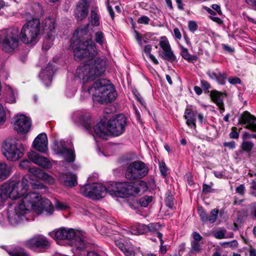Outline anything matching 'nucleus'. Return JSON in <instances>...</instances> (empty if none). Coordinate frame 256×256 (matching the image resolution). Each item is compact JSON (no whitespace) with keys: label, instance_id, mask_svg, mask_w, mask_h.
Segmentation results:
<instances>
[{"label":"nucleus","instance_id":"obj_3","mask_svg":"<svg viewBox=\"0 0 256 256\" xmlns=\"http://www.w3.org/2000/svg\"><path fill=\"white\" fill-rule=\"evenodd\" d=\"M72 118L82 125L88 132L92 134L94 138L93 130L96 136L103 139H106L108 131L114 136H119L124 133L127 126L126 118L122 114L112 117L108 122L102 120L94 127L93 129L92 128V120L88 113L76 112L73 114Z\"/></svg>","mask_w":256,"mask_h":256},{"label":"nucleus","instance_id":"obj_1","mask_svg":"<svg viewBox=\"0 0 256 256\" xmlns=\"http://www.w3.org/2000/svg\"><path fill=\"white\" fill-rule=\"evenodd\" d=\"M106 61L100 58L92 60L87 64L78 67L76 74L83 83L82 92L87 96L92 95L94 101L100 104H107L114 101L117 96L114 86L109 80L99 79L92 86H88L87 82L100 76L106 70Z\"/></svg>","mask_w":256,"mask_h":256},{"label":"nucleus","instance_id":"obj_49","mask_svg":"<svg viewBox=\"0 0 256 256\" xmlns=\"http://www.w3.org/2000/svg\"><path fill=\"white\" fill-rule=\"evenodd\" d=\"M150 18L146 16H142L138 20V22L140 24H148L150 22Z\"/></svg>","mask_w":256,"mask_h":256},{"label":"nucleus","instance_id":"obj_40","mask_svg":"<svg viewBox=\"0 0 256 256\" xmlns=\"http://www.w3.org/2000/svg\"><path fill=\"white\" fill-rule=\"evenodd\" d=\"M220 245L224 248H236L238 246V243L237 240H232L230 242H222L220 243Z\"/></svg>","mask_w":256,"mask_h":256},{"label":"nucleus","instance_id":"obj_33","mask_svg":"<svg viewBox=\"0 0 256 256\" xmlns=\"http://www.w3.org/2000/svg\"><path fill=\"white\" fill-rule=\"evenodd\" d=\"M9 173L10 168L4 162H0V181L6 180Z\"/></svg>","mask_w":256,"mask_h":256},{"label":"nucleus","instance_id":"obj_62","mask_svg":"<svg viewBox=\"0 0 256 256\" xmlns=\"http://www.w3.org/2000/svg\"><path fill=\"white\" fill-rule=\"evenodd\" d=\"M192 236L193 238L194 239L193 241H196L199 242L200 241L202 238V236L200 234L196 232H192Z\"/></svg>","mask_w":256,"mask_h":256},{"label":"nucleus","instance_id":"obj_58","mask_svg":"<svg viewBox=\"0 0 256 256\" xmlns=\"http://www.w3.org/2000/svg\"><path fill=\"white\" fill-rule=\"evenodd\" d=\"M200 86L204 90H208L210 88V85L209 82L205 80L200 81Z\"/></svg>","mask_w":256,"mask_h":256},{"label":"nucleus","instance_id":"obj_41","mask_svg":"<svg viewBox=\"0 0 256 256\" xmlns=\"http://www.w3.org/2000/svg\"><path fill=\"white\" fill-rule=\"evenodd\" d=\"M152 197L150 196H145L140 200V204L143 207H146L152 201Z\"/></svg>","mask_w":256,"mask_h":256},{"label":"nucleus","instance_id":"obj_44","mask_svg":"<svg viewBox=\"0 0 256 256\" xmlns=\"http://www.w3.org/2000/svg\"><path fill=\"white\" fill-rule=\"evenodd\" d=\"M218 210L216 208L212 210L211 212L210 216L208 217V221L211 224L214 223L217 218Z\"/></svg>","mask_w":256,"mask_h":256},{"label":"nucleus","instance_id":"obj_55","mask_svg":"<svg viewBox=\"0 0 256 256\" xmlns=\"http://www.w3.org/2000/svg\"><path fill=\"white\" fill-rule=\"evenodd\" d=\"M76 88L74 87H72L71 88H67L66 91V96L68 97H72L75 94L76 92Z\"/></svg>","mask_w":256,"mask_h":256},{"label":"nucleus","instance_id":"obj_38","mask_svg":"<svg viewBox=\"0 0 256 256\" xmlns=\"http://www.w3.org/2000/svg\"><path fill=\"white\" fill-rule=\"evenodd\" d=\"M254 146V144L250 141H244L241 147L244 151L250 153Z\"/></svg>","mask_w":256,"mask_h":256},{"label":"nucleus","instance_id":"obj_43","mask_svg":"<svg viewBox=\"0 0 256 256\" xmlns=\"http://www.w3.org/2000/svg\"><path fill=\"white\" fill-rule=\"evenodd\" d=\"M198 214L201 220L203 222H206L208 221V216L202 207H198Z\"/></svg>","mask_w":256,"mask_h":256},{"label":"nucleus","instance_id":"obj_59","mask_svg":"<svg viewBox=\"0 0 256 256\" xmlns=\"http://www.w3.org/2000/svg\"><path fill=\"white\" fill-rule=\"evenodd\" d=\"M135 33H136V36H135V38L138 44V45L140 46V47H142V36L140 35V34L137 31H135Z\"/></svg>","mask_w":256,"mask_h":256},{"label":"nucleus","instance_id":"obj_45","mask_svg":"<svg viewBox=\"0 0 256 256\" xmlns=\"http://www.w3.org/2000/svg\"><path fill=\"white\" fill-rule=\"evenodd\" d=\"M19 166L22 168L28 170L31 174L32 172L30 171L31 168H37L36 167H30V162L28 160H24L22 161L19 164Z\"/></svg>","mask_w":256,"mask_h":256},{"label":"nucleus","instance_id":"obj_18","mask_svg":"<svg viewBox=\"0 0 256 256\" xmlns=\"http://www.w3.org/2000/svg\"><path fill=\"white\" fill-rule=\"evenodd\" d=\"M56 70L54 66L50 62L47 66L40 72L39 77L46 86L50 85L52 75Z\"/></svg>","mask_w":256,"mask_h":256},{"label":"nucleus","instance_id":"obj_15","mask_svg":"<svg viewBox=\"0 0 256 256\" xmlns=\"http://www.w3.org/2000/svg\"><path fill=\"white\" fill-rule=\"evenodd\" d=\"M14 130L20 134L28 133L31 128L32 122L30 118L22 114H18L13 118Z\"/></svg>","mask_w":256,"mask_h":256},{"label":"nucleus","instance_id":"obj_52","mask_svg":"<svg viewBox=\"0 0 256 256\" xmlns=\"http://www.w3.org/2000/svg\"><path fill=\"white\" fill-rule=\"evenodd\" d=\"M165 203L166 206L172 208L174 206V197L172 196H168L165 200Z\"/></svg>","mask_w":256,"mask_h":256},{"label":"nucleus","instance_id":"obj_11","mask_svg":"<svg viewBox=\"0 0 256 256\" xmlns=\"http://www.w3.org/2000/svg\"><path fill=\"white\" fill-rule=\"evenodd\" d=\"M148 171L149 168L147 164L140 160H136L128 165L125 177L129 180L141 179L148 174Z\"/></svg>","mask_w":256,"mask_h":256},{"label":"nucleus","instance_id":"obj_16","mask_svg":"<svg viewBox=\"0 0 256 256\" xmlns=\"http://www.w3.org/2000/svg\"><path fill=\"white\" fill-rule=\"evenodd\" d=\"M159 44L162 49V51L159 52V55L164 60L171 63L177 62L176 57L172 50L169 42L166 36L162 37Z\"/></svg>","mask_w":256,"mask_h":256},{"label":"nucleus","instance_id":"obj_48","mask_svg":"<svg viewBox=\"0 0 256 256\" xmlns=\"http://www.w3.org/2000/svg\"><path fill=\"white\" fill-rule=\"evenodd\" d=\"M188 27L189 30L192 32H196L198 28V24L194 20H190L188 23Z\"/></svg>","mask_w":256,"mask_h":256},{"label":"nucleus","instance_id":"obj_23","mask_svg":"<svg viewBox=\"0 0 256 256\" xmlns=\"http://www.w3.org/2000/svg\"><path fill=\"white\" fill-rule=\"evenodd\" d=\"M206 74L210 79L216 80L218 84L224 85L226 84L228 75L226 72H221L217 68L216 71L208 70Z\"/></svg>","mask_w":256,"mask_h":256},{"label":"nucleus","instance_id":"obj_20","mask_svg":"<svg viewBox=\"0 0 256 256\" xmlns=\"http://www.w3.org/2000/svg\"><path fill=\"white\" fill-rule=\"evenodd\" d=\"M28 156L31 162L41 167L49 168L52 166V164L48 158L34 151L28 152Z\"/></svg>","mask_w":256,"mask_h":256},{"label":"nucleus","instance_id":"obj_42","mask_svg":"<svg viewBox=\"0 0 256 256\" xmlns=\"http://www.w3.org/2000/svg\"><path fill=\"white\" fill-rule=\"evenodd\" d=\"M226 230L220 229L219 230H215L214 232V236L215 238L219 240L226 238L225 236Z\"/></svg>","mask_w":256,"mask_h":256},{"label":"nucleus","instance_id":"obj_51","mask_svg":"<svg viewBox=\"0 0 256 256\" xmlns=\"http://www.w3.org/2000/svg\"><path fill=\"white\" fill-rule=\"evenodd\" d=\"M55 207L58 210H65L68 208L67 204L59 201L56 202Z\"/></svg>","mask_w":256,"mask_h":256},{"label":"nucleus","instance_id":"obj_47","mask_svg":"<svg viewBox=\"0 0 256 256\" xmlns=\"http://www.w3.org/2000/svg\"><path fill=\"white\" fill-rule=\"evenodd\" d=\"M6 120V114L2 106L0 104V126L3 124Z\"/></svg>","mask_w":256,"mask_h":256},{"label":"nucleus","instance_id":"obj_35","mask_svg":"<svg viewBox=\"0 0 256 256\" xmlns=\"http://www.w3.org/2000/svg\"><path fill=\"white\" fill-rule=\"evenodd\" d=\"M136 186L137 194H142L148 190V186L146 183L143 180H138L135 182Z\"/></svg>","mask_w":256,"mask_h":256},{"label":"nucleus","instance_id":"obj_28","mask_svg":"<svg viewBox=\"0 0 256 256\" xmlns=\"http://www.w3.org/2000/svg\"><path fill=\"white\" fill-rule=\"evenodd\" d=\"M6 102L10 104H14L16 102V96L17 92L12 88L10 86L6 87Z\"/></svg>","mask_w":256,"mask_h":256},{"label":"nucleus","instance_id":"obj_12","mask_svg":"<svg viewBox=\"0 0 256 256\" xmlns=\"http://www.w3.org/2000/svg\"><path fill=\"white\" fill-rule=\"evenodd\" d=\"M42 25L43 30L46 34L42 48L48 50L53 44L56 24L54 18L48 17L44 20Z\"/></svg>","mask_w":256,"mask_h":256},{"label":"nucleus","instance_id":"obj_30","mask_svg":"<svg viewBox=\"0 0 256 256\" xmlns=\"http://www.w3.org/2000/svg\"><path fill=\"white\" fill-rule=\"evenodd\" d=\"M210 97L212 101L216 104H222L224 102L222 93L216 90H212L210 93Z\"/></svg>","mask_w":256,"mask_h":256},{"label":"nucleus","instance_id":"obj_24","mask_svg":"<svg viewBox=\"0 0 256 256\" xmlns=\"http://www.w3.org/2000/svg\"><path fill=\"white\" fill-rule=\"evenodd\" d=\"M196 113L192 111L191 109H186L184 117L186 120V124L189 128L196 130Z\"/></svg>","mask_w":256,"mask_h":256},{"label":"nucleus","instance_id":"obj_36","mask_svg":"<svg viewBox=\"0 0 256 256\" xmlns=\"http://www.w3.org/2000/svg\"><path fill=\"white\" fill-rule=\"evenodd\" d=\"M8 253L10 256H30L22 248H18L12 250H7Z\"/></svg>","mask_w":256,"mask_h":256},{"label":"nucleus","instance_id":"obj_29","mask_svg":"<svg viewBox=\"0 0 256 256\" xmlns=\"http://www.w3.org/2000/svg\"><path fill=\"white\" fill-rule=\"evenodd\" d=\"M98 12V10L97 7L92 8L90 11V21L93 26H96L100 25V16Z\"/></svg>","mask_w":256,"mask_h":256},{"label":"nucleus","instance_id":"obj_50","mask_svg":"<svg viewBox=\"0 0 256 256\" xmlns=\"http://www.w3.org/2000/svg\"><path fill=\"white\" fill-rule=\"evenodd\" d=\"M228 80L232 85L240 84L241 83L240 79L236 76H230L228 78Z\"/></svg>","mask_w":256,"mask_h":256},{"label":"nucleus","instance_id":"obj_46","mask_svg":"<svg viewBox=\"0 0 256 256\" xmlns=\"http://www.w3.org/2000/svg\"><path fill=\"white\" fill-rule=\"evenodd\" d=\"M157 236L160 238V250L162 254L166 253V246H164V241L162 240V234L161 232H157Z\"/></svg>","mask_w":256,"mask_h":256},{"label":"nucleus","instance_id":"obj_57","mask_svg":"<svg viewBox=\"0 0 256 256\" xmlns=\"http://www.w3.org/2000/svg\"><path fill=\"white\" fill-rule=\"evenodd\" d=\"M236 192L241 196H243L245 192V187L244 184H240L236 188Z\"/></svg>","mask_w":256,"mask_h":256},{"label":"nucleus","instance_id":"obj_26","mask_svg":"<svg viewBox=\"0 0 256 256\" xmlns=\"http://www.w3.org/2000/svg\"><path fill=\"white\" fill-rule=\"evenodd\" d=\"M59 180L61 183L67 186H74L76 184V176L71 173L62 174Z\"/></svg>","mask_w":256,"mask_h":256},{"label":"nucleus","instance_id":"obj_5","mask_svg":"<svg viewBox=\"0 0 256 256\" xmlns=\"http://www.w3.org/2000/svg\"><path fill=\"white\" fill-rule=\"evenodd\" d=\"M28 176L23 177L22 182L12 181L6 183L9 194V198L15 200L22 198V199L28 194H26L30 185L34 189L44 190V192L47 191L46 187L39 182L32 183L28 180Z\"/></svg>","mask_w":256,"mask_h":256},{"label":"nucleus","instance_id":"obj_9","mask_svg":"<svg viewBox=\"0 0 256 256\" xmlns=\"http://www.w3.org/2000/svg\"><path fill=\"white\" fill-rule=\"evenodd\" d=\"M19 30L10 28L0 31V42L6 52H10L18 46Z\"/></svg>","mask_w":256,"mask_h":256},{"label":"nucleus","instance_id":"obj_39","mask_svg":"<svg viewBox=\"0 0 256 256\" xmlns=\"http://www.w3.org/2000/svg\"><path fill=\"white\" fill-rule=\"evenodd\" d=\"M114 243L116 246H118L121 250H124V248L128 246V242H126L125 240L122 238L116 239L114 240Z\"/></svg>","mask_w":256,"mask_h":256},{"label":"nucleus","instance_id":"obj_19","mask_svg":"<svg viewBox=\"0 0 256 256\" xmlns=\"http://www.w3.org/2000/svg\"><path fill=\"white\" fill-rule=\"evenodd\" d=\"M88 4L87 0H80L74 11V16L78 20H82L88 16Z\"/></svg>","mask_w":256,"mask_h":256},{"label":"nucleus","instance_id":"obj_22","mask_svg":"<svg viewBox=\"0 0 256 256\" xmlns=\"http://www.w3.org/2000/svg\"><path fill=\"white\" fill-rule=\"evenodd\" d=\"M240 122L246 128L252 132L256 130V120L248 112H244L240 118Z\"/></svg>","mask_w":256,"mask_h":256},{"label":"nucleus","instance_id":"obj_32","mask_svg":"<svg viewBox=\"0 0 256 256\" xmlns=\"http://www.w3.org/2000/svg\"><path fill=\"white\" fill-rule=\"evenodd\" d=\"M7 188L6 183L0 186V206H2L9 198L8 188Z\"/></svg>","mask_w":256,"mask_h":256},{"label":"nucleus","instance_id":"obj_17","mask_svg":"<svg viewBox=\"0 0 256 256\" xmlns=\"http://www.w3.org/2000/svg\"><path fill=\"white\" fill-rule=\"evenodd\" d=\"M26 246L32 250L46 249L50 246V243L47 238L42 234H36L26 240Z\"/></svg>","mask_w":256,"mask_h":256},{"label":"nucleus","instance_id":"obj_27","mask_svg":"<svg viewBox=\"0 0 256 256\" xmlns=\"http://www.w3.org/2000/svg\"><path fill=\"white\" fill-rule=\"evenodd\" d=\"M147 232L146 225L136 223L132 226L130 230L126 231L128 234L134 235L143 234Z\"/></svg>","mask_w":256,"mask_h":256},{"label":"nucleus","instance_id":"obj_21","mask_svg":"<svg viewBox=\"0 0 256 256\" xmlns=\"http://www.w3.org/2000/svg\"><path fill=\"white\" fill-rule=\"evenodd\" d=\"M48 138L45 133L39 134L33 142L34 148L42 153H45L48 150Z\"/></svg>","mask_w":256,"mask_h":256},{"label":"nucleus","instance_id":"obj_25","mask_svg":"<svg viewBox=\"0 0 256 256\" xmlns=\"http://www.w3.org/2000/svg\"><path fill=\"white\" fill-rule=\"evenodd\" d=\"M30 171L32 172V174L43 180L44 181L48 184H52L54 182V180L52 176L44 172L39 168H32L30 169Z\"/></svg>","mask_w":256,"mask_h":256},{"label":"nucleus","instance_id":"obj_10","mask_svg":"<svg viewBox=\"0 0 256 256\" xmlns=\"http://www.w3.org/2000/svg\"><path fill=\"white\" fill-rule=\"evenodd\" d=\"M2 152L4 156L12 162L18 160L24 155L22 144L12 139H7L4 142Z\"/></svg>","mask_w":256,"mask_h":256},{"label":"nucleus","instance_id":"obj_63","mask_svg":"<svg viewBox=\"0 0 256 256\" xmlns=\"http://www.w3.org/2000/svg\"><path fill=\"white\" fill-rule=\"evenodd\" d=\"M224 146L225 147H228L230 148L233 150L236 148V143L234 141L225 142L224 143Z\"/></svg>","mask_w":256,"mask_h":256},{"label":"nucleus","instance_id":"obj_54","mask_svg":"<svg viewBox=\"0 0 256 256\" xmlns=\"http://www.w3.org/2000/svg\"><path fill=\"white\" fill-rule=\"evenodd\" d=\"M110 0H107L106 4L107 8V10L110 14L111 18L114 20V13L112 10V6L110 5Z\"/></svg>","mask_w":256,"mask_h":256},{"label":"nucleus","instance_id":"obj_6","mask_svg":"<svg viewBox=\"0 0 256 256\" xmlns=\"http://www.w3.org/2000/svg\"><path fill=\"white\" fill-rule=\"evenodd\" d=\"M41 32L40 20L33 18L23 26L20 38L23 43L34 44L38 41Z\"/></svg>","mask_w":256,"mask_h":256},{"label":"nucleus","instance_id":"obj_4","mask_svg":"<svg viewBox=\"0 0 256 256\" xmlns=\"http://www.w3.org/2000/svg\"><path fill=\"white\" fill-rule=\"evenodd\" d=\"M88 25L80 26L74 32L70 40V44L74 50V58L76 60H81L88 58L90 62L97 54L98 50L96 44L102 46L106 42L104 34L101 31L94 33V42L88 34Z\"/></svg>","mask_w":256,"mask_h":256},{"label":"nucleus","instance_id":"obj_37","mask_svg":"<svg viewBox=\"0 0 256 256\" xmlns=\"http://www.w3.org/2000/svg\"><path fill=\"white\" fill-rule=\"evenodd\" d=\"M147 232H160L158 231L160 230L161 225L158 222L150 223L146 225Z\"/></svg>","mask_w":256,"mask_h":256},{"label":"nucleus","instance_id":"obj_61","mask_svg":"<svg viewBox=\"0 0 256 256\" xmlns=\"http://www.w3.org/2000/svg\"><path fill=\"white\" fill-rule=\"evenodd\" d=\"M236 128H233L232 131L230 134V137L231 138H238L239 136V134L236 130Z\"/></svg>","mask_w":256,"mask_h":256},{"label":"nucleus","instance_id":"obj_34","mask_svg":"<svg viewBox=\"0 0 256 256\" xmlns=\"http://www.w3.org/2000/svg\"><path fill=\"white\" fill-rule=\"evenodd\" d=\"M191 248L188 252L190 256L196 254L200 252L202 248L200 244L196 241H192L190 242Z\"/></svg>","mask_w":256,"mask_h":256},{"label":"nucleus","instance_id":"obj_60","mask_svg":"<svg viewBox=\"0 0 256 256\" xmlns=\"http://www.w3.org/2000/svg\"><path fill=\"white\" fill-rule=\"evenodd\" d=\"M202 192L205 194L212 192V188L211 186L204 184L202 186Z\"/></svg>","mask_w":256,"mask_h":256},{"label":"nucleus","instance_id":"obj_64","mask_svg":"<svg viewBox=\"0 0 256 256\" xmlns=\"http://www.w3.org/2000/svg\"><path fill=\"white\" fill-rule=\"evenodd\" d=\"M152 50V46L150 44H147L144 47V52L148 56L150 54H152L151 51Z\"/></svg>","mask_w":256,"mask_h":256},{"label":"nucleus","instance_id":"obj_53","mask_svg":"<svg viewBox=\"0 0 256 256\" xmlns=\"http://www.w3.org/2000/svg\"><path fill=\"white\" fill-rule=\"evenodd\" d=\"M168 168L164 162H162L160 164V170L162 175L166 176L167 175Z\"/></svg>","mask_w":256,"mask_h":256},{"label":"nucleus","instance_id":"obj_56","mask_svg":"<svg viewBox=\"0 0 256 256\" xmlns=\"http://www.w3.org/2000/svg\"><path fill=\"white\" fill-rule=\"evenodd\" d=\"M122 251L124 253L125 256H135L134 252L132 248L126 247Z\"/></svg>","mask_w":256,"mask_h":256},{"label":"nucleus","instance_id":"obj_31","mask_svg":"<svg viewBox=\"0 0 256 256\" xmlns=\"http://www.w3.org/2000/svg\"><path fill=\"white\" fill-rule=\"evenodd\" d=\"M181 50H180V55L183 58L188 60L189 62H192L193 61H195L197 59V56L194 55L190 54L186 48H184L182 46H180Z\"/></svg>","mask_w":256,"mask_h":256},{"label":"nucleus","instance_id":"obj_2","mask_svg":"<svg viewBox=\"0 0 256 256\" xmlns=\"http://www.w3.org/2000/svg\"><path fill=\"white\" fill-rule=\"evenodd\" d=\"M32 210L38 215L52 216L54 208L50 201L36 192H30L21 200L10 204L6 208L7 220L13 226L30 220Z\"/></svg>","mask_w":256,"mask_h":256},{"label":"nucleus","instance_id":"obj_14","mask_svg":"<svg viewBox=\"0 0 256 256\" xmlns=\"http://www.w3.org/2000/svg\"><path fill=\"white\" fill-rule=\"evenodd\" d=\"M68 144L63 140L55 141L52 149L56 154L62 156L66 162H72L75 160L76 156L72 148H68Z\"/></svg>","mask_w":256,"mask_h":256},{"label":"nucleus","instance_id":"obj_7","mask_svg":"<svg viewBox=\"0 0 256 256\" xmlns=\"http://www.w3.org/2000/svg\"><path fill=\"white\" fill-rule=\"evenodd\" d=\"M49 234L55 240H74V244L77 249L82 250L85 247V242L82 236L72 228H61L50 232Z\"/></svg>","mask_w":256,"mask_h":256},{"label":"nucleus","instance_id":"obj_8","mask_svg":"<svg viewBox=\"0 0 256 256\" xmlns=\"http://www.w3.org/2000/svg\"><path fill=\"white\" fill-rule=\"evenodd\" d=\"M114 184H112L108 188H106L102 184L94 183L92 184H86L81 188L80 193L84 196L92 200H99L104 197L107 193L112 196L110 190H115Z\"/></svg>","mask_w":256,"mask_h":256},{"label":"nucleus","instance_id":"obj_13","mask_svg":"<svg viewBox=\"0 0 256 256\" xmlns=\"http://www.w3.org/2000/svg\"><path fill=\"white\" fill-rule=\"evenodd\" d=\"M135 182L128 181L118 182L114 184L115 190H110L111 193L114 196L124 198L129 195L137 194Z\"/></svg>","mask_w":256,"mask_h":256}]
</instances>
